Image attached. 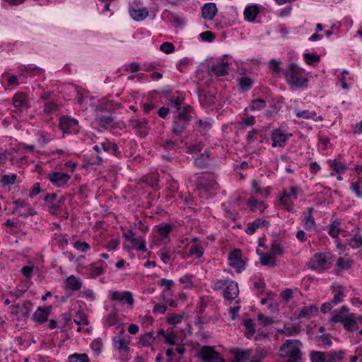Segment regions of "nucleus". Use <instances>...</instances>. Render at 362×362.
<instances>
[{
  "label": "nucleus",
  "mask_w": 362,
  "mask_h": 362,
  "mask_svg": "<svg viewBox=\"0 0 362 362\" xmlns=\"http://www.w3.org/2000/svg\"><path fill=\"white\" fill-rule=\"evenodd\" d=\"M283 74L291 88H307L308 79L305 76L304 70L297 64H290L286 69L283 70Z\"/></svg>",
  "instance_id": "1"
},
{
  "label": "nucleus",
  "mask_w": 362,
  "mask_h": 362,
  "mask_svg": "<svg viewBox=\"0 0 362 362\" xmlns=\"http://www.w3.org/2000/svg\"><path fill=\"white\" fill-rule=\"evenodd\" d=\"M301 346L302 343L299 340L287 339L279 349V356L298 361L301 359Z\"/></svg>",
  "instance_id": "2"
},
{
  "label": "nucleus",
  "mask_w": 362,
  "mask_h": 362,
  "mask_svg": "<svg viewBox=\"0 0 362 362\" xmlns=\"http://www.w3.org/2000/svg\"><path fill=\"white\" fill-rule=\"evenodd\" d=\"M332 255L330 252H317L309 260L308 266L317 272H322L331 266Z\"/></svg>",
  "instance_id": "3"
},
{
  "label": "nucleus",
  "mask_w": 362,
  "mask_h": 362,
  "mask_svg": "<svg viewBox=\"0 0 362 362\" xmlns=\"http://www.w3.org/2000/svg\"><path fill=\"white\" fill-rule=\"evenodd\" d=\"M190 117L188 109L184 107L173 122L172 132L176 136H180L188 125Z\"/></svg>",
  "instance_id": "4"
},
{
  "label": "nucleus",
  "mask_w": 362,
  "mask_h": 362,
  "mask_svg": "<svg viewBox=\"0 0 362 362\" xmlns=\"http://www.w3.org/2000/svg\"><path fill=\"white\" fill-rule=\"evenodd\" d=\"M12 102L15 107L14 112L18 115L30 107L28 96L23 92L16 93L12 98Z\"/></svg>",
  "instance_id": "5"
},
{
  "label": "nucleus",
  "mask_w": 362,
  "mask_h": 362,
  "mask_svg": "<svg viewBox=\"0 0 362 362\" xmlns=\"http://www.w3.org/2000/svg\"><path fill=\"white\" fill-rule=\"evenodd\" d=\"M158 238L153 241L156 246L166 244L169 240V234L173 229V226L168 223H162L156 226Z\"/></svg>",
  "instance_id": "6"
},
{
  "label": "nucleus",
  "mask_w": 362,
  "mask_h": 362,
  "mask_svg": "<svg viewBox=\"0 0 362 362\" xmlns=\"http://www.w3.org/2000/svg\"><path fill=\"white\" fill-rule=\"evenodd\" d=\"M199 356L204 362H226L211 346H203L200 350Z\"/></svg>",
  "instance_id": "7"
},
{
  "label": "nucleus",
  "mask_w": 362,
  "mask_h": 362,
  "mask_svg": "<svg viewBox=\"0 0 362 362\" xmlns=\"http://www.w3.org/2000/svg\"><path fill=\"white\" fill-rule=\"evenodd\" d=\"M47 178L58 187L64 186L71 179V175L62 172H54L49 173Z\"/></svg>",
  "instance_id": "8"
},
{
  "label": "nucleus",
  "mask_w": 362,
  "mask_h": 362,
  "mask_svg": "<svg viewBox=\"0 0 362 362\" xmlns=\"http://www.w3.org/2000/svg\"><path fill=\"white\" fill-rule=\"evenodd\" d=\"M218 183L214 180L213 175H207L206 177H202L199 181V189L206 192L216 189Z\"/></svg>",
  "instance_id": "9"
},
{
  "label": "nucleus",
  "mask_w": 362,
  "mask_h": 362,
  "mask_svg": "<svg viewBox=\"0 0 362 362\" xmlns=\"http://www.w3.org/2000/svg\"><path fill=\"white\" fill-rule=\"evenodd\" d=\"M78 121L68 116H63L59 119V128L64 133L76 132Z\"/></svg>",
  "instance_id": "10"
},
{
  "label": "nucleus",
  "mask_w": 362,
  "mask_h": 362,
  "mask_svg": "<svg viewBox=\"0 0 362 362\" xmlns=\"http://www.w3.org/2000/svg\"><path fill=\"white\" fill-rule=\"evenodd\" d=\"M129 341L121 336L115 337L113 339L115 348L122 353V361L128 360V352L129 351Z\"/></svg>",
  "instance_id": "11"
},
{
  "label": "nucleus",
  "mask_w": 362,
  "mask_h": 362,
  "mask_svg": "<svg viewBox=\"0 0 362 362\" xmlns=\"http://www.w3.org/2000/svg\"><path fill=\"white\" fill-rule=\"evenodd\" d=\"M52 307L47 306V307H38L37 310L33 313V320L35 322H45L47 320L48 317L51 313Z\"/></svg>",
  "instance_id": "12"
},
{
  "label": "nucleus",
  "mask_w": 362,
  "mask_h": 362,
  "mask_svg": "<svg viewBox=\"0 0 362 362\" xmlns=\"http://www.w3.org/2000/svg\"><path fill=\"white\" fill-rule=\"evenodd\" d=\"M288 136L284 134L280 129H275L273 131L271 139L272 140V147L280 146L283 147L285 146Z\"/></svg>",
  "instance_id": "13"
},
{
  "label": "nucleus",
  "mask_w": 362,
  "mask_h": 362,
  "mask_svg": "<svg viewBox=\"0 0 362 362\" xmlns=\"http://www.w3.org/2000/svg\"><path fill=\"white\" fill-rule=\"evenodd\" d=\"M239 293L238 284L233 281H229L224 288V297L226 299L233 300L237 298Z\"/></svg>",
  "instance_id": "14"
},
{
  "label": "nucleus",
  "mask_w": 362,
  "mask_h": 362,
  "mask_svg": "<svg viewBox=\"0 0 362 362\" xmlns=\"http://www.w3.org/2000/svg\"><path fill=\"white\" fill-rule=\"evenodd\" d=\"M111 299L112 300H118L119 302H126L131 306L134 304V298L132 293L129 291H114L111 295Z\"/></svg>",
  "instance_id": "15"
},
{
  "label": "nucleus",
  "mask_w": 362,
  "mask_h": 362,
  "mask_svg": "<svg viewBox=\"0 0 362 362\" xmlns=\"http://www.w3.org/2000/svg\"><path fill=\"white\" fill-rule=\"evenodd\" d=\"M230 265L238 271L244 267L243 261L241 259V252L239 250H235L228 255Z\"/></svg>",
  "instance_id": "16"
},
{
  "label": "nucleus",
  "mask_w": 362,
  "mask_h": 362,
  "mask_svg": "<svg viewBox=\"0 0 362 362\" xmlns=\"http://www.w3.org/2000/svg\"><path fill=\"white\" fill-rule=\"evenodd\" d=\"M349 308L344 305L339 310H334L332 314L331 322L343 323L349 317Z\"/></svg>",
  "instance_id": "17"
},
{
  "label": "nucleus",
  "mask_w": 362,
  "mask_h": 362,
  "mask_svg": "<svg viewBox=\"0 0 362 362\" xmlns=\"http://www.w3.org/2000/svg\"><path fill=\"white\" fill-rule=\"evenodd\" d=\"M129 124L132 128L138 130L141 136H145L148 134V122L146 119L142 120L131 119Z\"/></svg>",
  "instance_id": "18"
},
{
  "label": "nucleus",
  "mask_w": 362,
  "mask_h": 362,
  "mask_svg": "<svg viewBox=\"0 0 362 362\" xmlns=\"http://www.w3.org/2000/svg\"><path fill=\"white\" fill-rule=\"evenodd\" d=\"M217 13V8L214 3L205 4L202 10V16L205 20H212Z\"/></svg>",
  "instance_id": "19"
},
{
  "label": "nucleus",
  "mask_w": 362,
  "mask_h": 362,
  "mask_svg": "<svg viewBox=\"0 0 362 362\" xmlns=\"http://www.w3.org/2000/svg\"><path fill=\"white\" fill-rule=\"evenodd\" d=\"M95 115L103 114V112H110L112 105V102L107 100H99L97 103L93 105Z\"/></svg>",
  "instance_id": "20"
},
{
  "label": "nucleus",
  "mask_w": 362,
  "mask_h": 362,
  "mask_svg": "<svg viewBox=\"0 0 362 362\" xmlns=\"http://www.w3.org/2000/svg\"><path fill=\"white\" fill-rule=\"evenodd\" d=\"M299 192H301V190L298 187H291L289 192L284 190L282 196L280 197V203L282 205H286L289 199H297V193Z\"/></svg>",
  "instance_id": "21"
},
{
  "label": "nucleus",
  "mask_w": 362,
  "mask_h": 362,
  "mask_svg": "<svg viewBox=\"0 0 362 362\" xmlns=\"http://www.w3.org/2000/svg\"><path fill=\"white\" fill-rule=\"evenodd\" d=\"M66 289L72 291H78L82 286V282L74 275L69 276L64 281Z\"/></svg>",
  "instance_id": "22"
},
{
  "label": "nucleus",
  "mask_w": 362,
  "mask_h": 362,
  "mask_svg": "<svg viewBox=\"0 0 362 362\" xmlns=\"http://www.w3.org/2000/svg\"><path fill=\"white\" fill-rule=\"evenodd\" d=\"M210 151L205 149L194 159V165L199 168H205L209 165Z\"/></svg>",
  "instance_id": "23"
},
{
  "label": "nucleus",
  "mask_w": 362,
  "mask_h": 362,
  "mask_svg": "<svg viewBox=\"0 0 362 362\" xmlns=\"http://www.w3.org/2000/svg\"><path fill=\"white\" fill-rule=\"evenodd\" d=\"M129 15L134 21H141L148 16V11L146 8L136 9L130 7Z\"/></svg>",
  "instance_id": "24"
},
{
  "label": "nucleus",
  "mask_w": 362,
  "mask_h": 362,
  "mask_svg": "<svg viewBox=\"0 0 362 362\" xmlns=\"http://www.w3.org/2000/svg\"><path fill=\"white\" fill-rule=\"evenodd\" d=\"M228 66L229 64L225 62L214 64L211 66L210 71L216 76H223L228 74Z\"/></svg>",
  "instance_id": "25"
},
{
  "label": "nucleus",
  "mask_w": 362,
  "mask_h": 362,
  "mask_svg": "<svg viewBox=\"0 0 362 362\" xmlns=\"http://www.w3.org/2000/svg\"><path fill=\"white\" fill-rule=\"evenodd\" d=\"M95 121L97 124L104 128L107 129L110 127H113L114 119L112 117L105 116L103 114H98L95 115Z\"/></svg>",
  "instance_id": "26"
},
{
  "label": "nucleus",
  "mask_w": 362,
  "mask_h": 362,
  "mask_svg": "<svg viewBox=\"0 0 362 362\" xmlns=\"http://www.w3.org/2000/svg\"><path fill=\"white\" fill-rule=\"evenodd\" d=\"M268 226H269L268 221H267L265 220L260 219V218H257L255 221H254L253 222L250 223L247 225L245 232L248 235H252L257 230V229L258 228H259L260 226H266L267 227Z\"/></svg>",
  "instance_id": "27"
},
{
  "label": "nucleus",
  "mask_w": 362,
  "mask_h": 362,
  "mask_svg": "<svg viewBox=\"0 0 362 362\" xmlns=\"http://www.w3.org/2000/svg\"><path fill=\"white\" fill-rule=\"evenodd\" d=\"M259 262L263 266L274 267L276 265V257L271 252L264 253L259 257Z\"/></svg>",
  "instance_id": "28"
},
{
  "label": "nucleus",
  "mask_w": 362,
  "mask_h": 362,
  "mask_svg": "<svg viewBox=\"0 0 362 362\" xmlns=\"http://www.w3.org/2000/svg\"><path fill=\"white\" fill-rule=\"evenodd\" d=\"M33 305L30 301H25L19 310H15L13 312L16 315L20 317H28L31 310Z\"/></svg>",
  "instance_id": "29"
},
{
  "label": "nucleus",
  "mask_w": 362,
  "mask_h": 362,
  "mask_svg": "<svg viewBox=\"0 0 362 362\" xmlns=\"http://www.w3.org/2000/svg\"><path fill=\"white\" fill-rule=\"evenodd\" d=\"M234 359L238 362H244L250 359L252 354L251 350L243 351L239 349H236L233 351Z\"/></svg>",
  "instance_id": "30"
},
{
  "label": "nucleus",
  "mask_w": 362,
  "mask_h": 362,
  "mask_svg": "<svg viewBox=\"0 0 362 362\" xmlns=\"http://www.w3.org/2000/svg\"><path fill=\"white\" fill-rule=\"evenodd\" d=\"M326 362H337L341 361L344 357V352L341 351H327L324 352Z\"/></svg>",
  "instance_id": "31"
},
{
  "label": "nucleus",
  "mask_w": 362,
  "mask_h": 362,
  "mask_svg": "<svg viewBox=\"0 0 362 362\" xmlns=\"http://www.w3.org/2000/svg\"><path fill=\"white\" fill-rule=\"evenodd\" d=\"M259 11L256 5L247 6L244 11L245 19L248 21H254Z\"/></svg>",
  "instance_id": "32"
},
{
  "label": "nucleus",
  "mask_w": 362,
  "mask_h": 362,
  "mask_svg": "<svg viewBox=\"0 0 362 362\" xmlns=\"http://www.w3.org/2000/svg\"><path fill=\"white\" fill-rule=\"evenodd\" d=\"M344 328L347 331H354L358 329V322L354 314L349 315V317L343 322Z\"/></svg>",
  "instance_id": "33"
},
{
  "label": "nucleus",
  "mask_w": 362,
  "mask_h": 362,
  "mask_svg": "<svg viewBox=\"0 0 362 362\" xmlns=\"http://www.w3.org/2000/svg\"><path fill=\"white\" fill-rule=\"evenodd\" d=\"M266 107V101L263 99H255L252 100L249 107L245 109L247 113L249 110H260Z\"/></svg>",
  "instance_id": "34"
},
{
  "label": "nucleus",
  "mask_w": 362,
  "mask_h": 362,
  "mask_svg": "<svg viewBox=\"0 0 362 362\" xmlns=\"http://www.w3.org/2000/svg\"><path fill=\"white\" fill-rule=\"evenodd\" d=\"M317 312V308L314 305L303 307L299 312L298 318L310 317L314 313Z\"/></svg>",
  "instance_id": "35"
},
{
  "label": "nucleus",
  "mask_w": 362,
  "mask_h": 362,
  "mask_svg": "<svg viewBox=\"0 0 362 362\" xmlns=\"http://www.w3.org/2000/svg\"><path fill=\"white\" fill-rule=\"evenodd\" d=\"M74 322L77 325H88L89 324L87 315L83 310H78L76 312Z\"/></svg>",
  "instance_id": "36"
},
{
  "label": "nucleus",
  "mask_w": 362,
  "mask_h": 362,
  "mask_svg": "<svg viewBox=\"0 0 362 362\" xmlns=\"http://www.w3.org/2000/svg\"><path fill=\"white\" fill-rule=\"evenodd\" d=\"M183 98L180 96H171L169 98L170 108L174 110V112H177L181 110V106L182 103Z\"/></svg>",
  "instance_id": "37"
},
{
  "label": "nucleus",
  "mask_w": 362,
  "mask_h": 362,
  "mask_svg": "<svg viewBox=\"0 0 362 362\" xmlns=\"http://www.w3.org/2000/svg\"><path fill=\"white\" fill-rule=\"evenodd\" d=\"M212 310H207L206 313L201 315L199 318V323L206 324L210 322H216L218 320V317L211 314Z\"/></svg>",
  "instance_id": "38"
},
{
  "label": "nucleus",
  "mask_w": 362,
  "mask_h": 362,
  "mask_svg": "<svg viewBox=\"0 0 362 362\" xmlns=\"http://www.w3.org/2000/svg\"><path fill=\"white\" fill-rule=\"evenodd\" d=\"M156 337L153 336V332H146L140 337L139 342L145 346L151 345Z\"/></svg>",
  "instance_id": "39"
},
{
  "label": "nucleus",
  "mask_w": 362,
  "mask_h": 362,
  "mask_svg": "<svg viewBox=\"0 0 362 362\" xmlns=\"http://www.w3.org/2000/svg\"><path fill=\"white\" fill-rule=\"evenodd\" d=\"M59 109V105L55 102L50 100L47 101L44 105L43 112L46 115H50L55 112Z\"/></svg>",
  "instance_id": "40"
},
{
  "label": "nucleus",
  "mask_w": 362,
  "mask_h": 362,
  "mask_svg": "<svg viewBox=\"0 0 362 362\" xmlns=\"http://www.w3.org/2000/svg\"><path fill=\"white\" fill-rule=\"evenodd\" d=\"M313 208H308V214L305 217V228L308 230H310L315 226V219L313 216Z\"/></svg>",
  "instance_id": "41"
},
{
  "label": "nucleus",
  "mask_w": 362,
  "mask_h": 362,
  "mask_svg": "<svg viewBox=\"0 0 362 362\" xmlns=\"http://www.w3.org/2000/svg\"><path fill=\"white\" fill-rule=\"evenodd\" d=\"M244 325L245 327V335L247 337H250L252 336L255 332V323L253 322L252 320L251 319H246L244 320Z\"/></svg>",
  "instance_id": "42"
},
{
  "label": "nucleus",
  "mask_w": 362,
  "mask_h": 362,
  "mask_svg": "<svg viewBox=\"0 0 362 362\" xmlns=\"http://www.w3.org/2000/svg\"><path fill=\"white\" fill-rule=\"evenodd\" d=\"M247 204L252 211H256V209H259V211L262 212L264 209V203L262 202H258L253 198H250L248 200Z\"/></svg>",
  "instance_id": "43"
},
{
  "label": "nucleus",
  "mask_w": 362,
  "mask_h": 362,
  "mask_svg": "<svg viewBox=\"0 0 362 362\" xmlns=\"http://www.w3.org/2000/svg\"><path fill=\"white\" fill-rule=\"evenodd\" d=\"M311 362H326L324 352L313 351L310 354Z\"/></svg>",
  "instance_id": "44"
},
{
  "label": "nucleus",
  "mask_w": 362,
  "mask_h": 362,
  "mask_svg": "<svg viewBox=\"0 0 362 362\" xmlns=\"http://www.w3.org/2000/svg\"><path fill=\"white\" fill-rule=\"evenodd\" d=\"M69 362H90L87 354H74L69 356Z\"/></svg>",
  "instance_id": "45"
},
{
  "label": "nucleus",
  "mask_w": 362,
  "mask_h": 362,
  "mask_svg": "<svg viewBox=\"0 0 362 362\" xmlns=\"http://www.w3.org/2000/svg\"><path fill=\"white\" fill-rule=\"evenodd\" d=\"M252 80L247 77H241L239 78V86L242 90L247 91L251 88Z\"/></svg>",
  "instance_id": "46"
},
{
  "label": "nucleus",
  "mask_w": 362,
  "mask_h": 362,
  "mask_svg": "<svg viewBox=\"0 0 362 362\" xmlns=\"http://www.w3.org/2000/svg\"><path fill=\"white\" fill-rule=\"evenodd\" d=\"M279 332L286 336H294L300 332V328L298 327L291 326L284 327L282 330H279Z\"/></svg>",
  "instance_id": "47"
},
{
  "label": "nucleus",
  "mask_w": 362,
  "mask_h": 362,
  "mask_svg": "<svg viewBox=\"0 0 362 362\" xmlns=\"http://www.w3.org/2000/svg\"><path fill=\"white\" fill-rule=\"evenodd\" d=\"M165 342L170 345H175L177 341V336L173 332H167L164 337Z\"/></svg>",
  "instance_id": "48"
},
{
  "label": "nucleus",
  "mask_w": 362,
  "mask_h": 362,
  "mask_svg": "<svg viewBox=\"0 0 362 362\" xmlns=\"http://www.w3.org/2000/svg\"><path fill=\"white\" fill-rule=\"evenodd\" d=\"M213 305H206V303L202 300L199 305L197 307L198 313L200 314V316L206 313L207 310H214Z\"/></svg>",
  "instance_id": "49"
},
{
  "label": "nucleus",
  "mask_w": 362,
  "mask_h": 362,
  "mask_svg": "<svg viewBox=\"0 0 362 362\" xmlns=\"http://www.w3.org/2000/svg\"><path fill=\"white\" fill-rule=\"evenodd\" d=\"M340 223L339 221H334L331 226L329 230V234L332 238H337L340 232Z\"/></svg>",
  "instance_id": "50"
},
{
  "label": "nucleus",
  "mask_w": 362,
  "mask_h": 362,
  "mask_svg": "<svg viewBox=\"0 0 362 362\" xmlns=\"http://www.w3.org/2000/svg\"><path fill=\"white\" fill-rule=\"evenodd\" d=\"M351 189L354 191L357 197L360 198L362 197V182H352Z\"/></svg>",
  "instance_id": "51"
},
{
  "label": "nucleus",
  "mask_w": 362,
  "mask_h": 362,
  "mask_svg": "<svg viewBox=\"0 0 362 362\" xmlns=\"http://www.w3.org/2000/svg\"><path fill=\"white\" fill-rule=\"evenodd\" d=\"M303 57L305 62L309 65H314L320 61V57L318 55L305 53Z\"/></svg>",
  "instance_id": "52"
},
{
  "label": "nucleus",
  "mask_w": 362,
  "mask_h": 362,
  "mask_svg": "<svg viewBox=\"0 0 362 362\" xmlns=\"http://www.w3.org/2000/svg\"><path fill=\"white\" fill-rule=\"evenodd\" d=\"M349 245L353 248H358L362 246V237L356 234L349 241Z\"/></svg>",
  "instance_id": "53"
},
{
  "label": "nucleus",
  "mask_w": 362,
  "mask_h": 362,
  "mask_svg": "<svg viewBox=\"0 0 362 362\" xmlns=\"http://www.w3.org/2000/svg\"><path fill=\"white\" fill-rule=\"evenodd\" d=\"M74 247L78 251L85 252L90 250V247L86 242L76 241L74 244Z\"/></svg>",
  "instance_id": "54"
},
{
  "label": "nucleus",
  "mask_w": 362,
  "mask_h": 362,
  "mask_svg": "<svg viewBox=\"0 0 362 362\" xmlns=\"http://www.w3.org/2000/svg\"><path fill=\"white\" fill-rule=\"evenodd\" d=\"M16 175H4L1 178V182L3 185H12L14 184L16 180Z\"/></svg>",
  "instance_id": "55"
},
{
  "label": "nucleus",
  "mask_w": 362,
  "mask_h": 362,
  "mask_svg": "<svg viewBox=\"0 0 362 362\" xmlns=\"http://www.w3.org/2000/svg\"><path fill=\"white\" fill-rule=\"evenodd\" d=\"M160 49L165 54H171L175 50V46L171 42H165L160 46Z\"/></svg>",
  "instance_id": "56"
},
{
  "label": "nucleus",
  "mask_w": 362,
  "mask_h": 362,
  "mask_svg": "<svg viewBox=\"0 0 362 362\" xmlns=\"http://www.w3.org/2000/svg\"><path fill=\"white\" fill-rule=\"evenodd\" d=\"M337 266L340 269H348L351 267V261L344 257H339L337 259Z\"/></svg>",
  "instance_id": "57"
},
{
  "label": "nucleus",
  "mask_w": 362,
  "mask_h": 362,
  "mask_svg": "<svg viewBox=\"0 0 362 362\" xmlns=\"http://www.w3.org/2000/svg\"><path fill=\"white\" fill-rule=\"evenodd\" d=\"M204 252L202 247H199L197 245H193L190 247L189 254L191 255L195 256L197 258H199L202 256Z\"/></svg>",
  "instance_id": "58"
},
{
  "label": "nucleus",
  "mask_w": 362,
  "mask_h": 362,
  "mask_svg": "<svg viewBox=\"0 0 362 362\" xmlns=\"http://www.w3.org/2000/svg\"><path fill=\"white\" fill-rule=\"evenodd\" d=\"M317 114L315 112H309L308 110L298 111L296 112L298 117H303L304 119H314Z\"/></svg>",
  "instance_id": "59"
},
{
  "label": "nucleus",
  "mask_w": 362,
  "mask_h": 362,
  "mask_svg": "<svg viewBox=\"0 0 362 362\" xmlns=\"http://www.w3.org/2000/svg\"><path fill=\"white\" fill-rule=\"evenodd\" d=\"M171 257V252L169 249L164 247L161 250L160 252V259L163 263H168Z\"/></svg>",
  "instance_id": "60"
},
{
  "label": "nucleus",
  "mask_w": 362,
  "mask_h": 362,
  "mask_svg": "<svg viewBox=\"0 0 362 362\" xmlns=\"http://www.w3.org/2000/svg\"><path fill=\"white\" fill-rule=\"evenodd\" d=\"M344 296V293L341 291H339L334 296L333 298L329 302L332 306L334 307L338 303L343 301Z\"/></svg>",
  "instance_id": "61"
},
{
  "label": "nucleus",
  "mask_w": 362,
  "mask_h": 362,
  "mask_svg": "<svg viewBox=\"0 0 362 362\" xmlns=\"http://www.w3.org/2000/svg\"><path fill=\"white\" fill-rule=\"evenodd\" d=\"M170 21L174 24L175 27H181L184 25V21L180 16L171 13Z\"/></svg>",
  "instance_id": "62"
},
{
  "label": "nucleus",
  "mask_w": 362,
  "mask_h": 362,
  "mask_svg": "<svg viewBox=\"0 0 362 362\" xmlns=\"http://www.w3.org/2000/svg\"><path fill=\"white\" fill-rule=\"evenodd\" d=\"M161 146L168 150H175L178 144L173 140H166L162 142Z\"/></svg>",
  "instance_id": "63"
},
{
  "label": "nucleus",
  "mask_w": 362,
  "mask_h": 362,
  "mask_svg": "<svg viewBox=\"0 0 362 362\" xmlns=\"http://www.w3.org/2000/svg\"><path fill=\"white\" fill-rule=\"evenodd\" d=\"M271 253L275 256V255H281L284 252L283 248L280 246L278 243L274 240L271 246Z\"/></svg>",
  "instance_id": "64"
}]
</instances>
